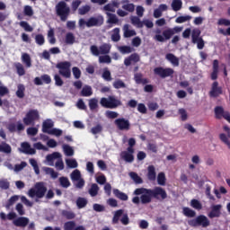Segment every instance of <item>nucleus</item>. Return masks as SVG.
<instances>
[{
  "label": "nucleus",
  "instance_id": "nucleus-26",
  "mask_svg": "<svg viewBox=\"0 0 230 230\" xmlns=\"http://www.w3.org/2000/svg\"><path fill=\"white\" fill-rule=\"evenodd\" d=\"M106 15L108 17V24H118V22H119V19H118V16H116V14L111 13H106Z\"/></svg>",
  "mask_w": 230,
  "mask_h": 230
},
{
  "label": "nucleus",
  "instance_id": "nucleus-55",
  "mask_svg": "<svg viewBox=\"0 0 230 230\" xmlns=\"http://www.w3.org/2000/svg\"><path fill=\"white\" fill-rule=\"evenodd\" d=\"M35 42L38 44V46H44L46 42V39H44V35L42 34H37L35 36Z\"/></svg>",
  "mask_w": 230,
  "mask_h": 230
},
{
  "label": "nucleus",
  "instance_id": "nucleus-20",
  "mask_svg": "<svg viewBox=\"0 0 230 230\" xmlns=\"http://www.w3.org/2000/svg\"><path fill=\"white\" fill-rule=\"evenodd\" d=\"M130 25L125 24L123 26V31H124V38L125 39H130V37H136L137 33L134 30H130Z\"/></svg>",
  "mask_w": 230,
  "mask_h": 230
},
{
  "label": "nucleus",
  "instance_id": "nucleus-50",
  "mask_svg": "<svg viewBox=\"0 0 230 230\" xmlns=\"http://www.w3.org/2000/svg\"><path fill=\"white\" fill-rule=\"evenodd\" d=\"M59 184L62 188H69V186H71V181H69L67 177L62 176L59 178Z\"/></svg>",
  "mask_w": 230,
  "mask_h": 230
},
{
  "label": "nucleus",
  "instance_id": "nucleus-30",
  "mask_svg": "<svg viewBox=\"0 0 230 230\" xmlns=\"http://www.w3.org/2000/svg\"><path fill=\"white\" fill-rule=\"evenodd\" d=\"M49 128H53V122H51V120L44 121L42 124V132H44V134H49L51 131Z\"/></svg>",
  "mask_w": 230,
  "mask_h": 230
},
{
  "label": "nucleus",
  "instance_id": "nucleus-46",
  "mask_svg": "<svg viewBox=\"0 0 230 230\" xmlns=\"http://www.w3.org/2000/svg\"><path fill=\"white\" fill-rule=\"evenodd\" d=\"M124 210L119 209L116 210L112 218L113 224H118L119 222V217H123Z\"/></svg>",
  "mask_w": 230,
  "mask_h": 230
},
{
  "label": "nucleus",
  "instance_id": "nucleus-4",
  "mask_svg": "<svg viewBox=\"0 0 230 230\" xmlns=\"http://www.w3.org/2000/svg\"><path fill=\"white\" fill-rule=\"evenodd\" d=\"M47 191L48 187H46V183L43 181H39L35 183L34 188L29 190L28 195L31 197V199H33L34 197L37 199H44Z\"/></svg>",
  "mask_w": 230,
  "mask_h": 230
},
{
  "label": "nucleus",
  "instance_id": "nucleus-47",
  "mask_svg": "<svg viewBox=\"0 0 230 230\" xmlns=\"http://www.w3.org/2000/svg\"><path fill=\"white\" fill-rule=\"evenodd\" d=\"M124 210L119 209L116 210L112 218L113 224H118L119 222V217H123Z\"/></svg>",
  "mask_w": 230,
  "mask_h": 230
},
{
  "label": "nucleus",
  "instance_id": "nucleus-15",
  "mask_svg": "<svg viewBox=\"0 0 230 230\" xmlns=\"http://www.w3.org/2000/svg\"><path fill=\"white\" fill-rule=\"evenodd\" d=\"M139 60H141L139 54L133 53L129 57H128L124 59V65L127 67H128V66H132V62H134V64H137V62H139Z\"/></svg>",
  "mask_w": 230,
  "mask_h": 230
},
{
  "label": "nucleus",
  "instance_id": "nucleus-48",
  "mask_svg": "<svg viewBox=\"0 0 230 230\" xmlns=\"http://www.w3.org/2000/svg\"><path fill=\"white\" fill-rule=\"evenodd\" d=\"M76 206L78 209H83V208H85V206H87V199L82 197L77 198Z\"/></svg>",
  "mask_w": 230,
  "mask_h": 230
},
{
  "label": "nucleus",
  "instance_id": "nucleus-25",
  "mask_svg": "<svg viewBox=\"0 0 230 230\" xmlns=\"http://www.w3.org/2000/svg\"><path fill=\"white\" fill-rule=\"evenodd\" d=\"M120 156L126 163H134V153L124 151L120 154Z\"/></svg>",
  "mask_w": 230,
  "mask_h": 230
},
{
  "label": "nucleus",
  "instance_id": "nucleus-10",
  "mask_svg": "<svg viewBox=\"0 0 230 230\" xmlns=\"http://www.w3.org/2000/svg\"><path fill=\"white\" fill-rule=\"evenodd\" d=\"M214 112L216 119H222V118H224V119H226V121L230 123V113L229 111H225L224 107L216 106L214 109Z\"/></svg>",
  "mask_w": 230,
  "mask_h": 230
},
{
  "label": "nucleus",
  "instance_id": "nucleus-40",
  "mask_svg": "<svg viewBox=\"0 0 230 230\" xmlns=\"http://www.w3.org/2000/svg\"><path fill=\"white\" fill-rule=\"evenodd\" d=\"M98 191H100V187H98V184L93 183L88 190V193L91 195V197H96V195H98Z\"/></svg>",
  "mask_w": 230,
  "mask_h": 230
},
{
  "label": "nucleus",
  "instance_id": "nucleus-12",
  "mask_svg": "<svg viewBox=\"0 0 230 230\" xmlns=\"http://www.w3.org/2000/svg\"><path fill=\"white\" fill-rule=\"evenodd\" d=\"M104 22V19L102 15H99L97 17H90L86 22L87 28H93V27H99L102 26Z\"/></svg>",
  "mask_w": 230,
  "mask_h": 230
},
{
  "label": "nucleus",
  "instance_id": "nucleus-32",
  "mask_svg": "<svg viewBox=\"0 0 230 230\" xmlns=\"http://www.w3.org/2000/svg\"><path fill=\"white\" fill-rule=\"evenodd\" d=\"M101 55H109L111 53V46L107 43H103L99 47Z\"/></svg>",
  "mask_w": 230,
  "mask_h": 230
},
{
  "label": "nucleus",
  "instance_id": "nucleus-9",
  "mask_svg": "<svg viewBox=\"0 0 230 230\" xmlns=\"http://www.w3.org/2000/svg\"><path fill=\"white\" fill-rule=\"evenodd\" d=\"M173 73H175V71L173 68L170 67L164 68L163 66H157L154 69V74L160 78H168L169 76H173Z\"/></svg>",
  "mask_w": 230,
  "mask_h": 230
},
{
  "label": "nucleus",
  "instance_id": "nucleus-45",
  "mask_svg": "<svg viewBox=\"0 0 230 230\" xmlns=\"http://www.w3.org/2000/svg\"><path fill=\"white\" fill-rule=\"evenodd\" d=\"M44 172L47 173V175H50L52 179H57L58 177V172H55L53 168L45 167Z\"/></svg>",
  "mask_w": 230,
  "mask_h": 230
},
{
  "label": "nucleus",
  "instance_id": "nucleus-33",
  "mask_svg": "<svg viewBox=\"0 0 230 230\" xmlns=\"http://www.w3.org/2000/svg\"><path fill=\"white\" fill-rule=\"evenodd\" d=\"M63 152H64L65 155H66L67 157H71V156L75 155V150L69 145L63 146Z\"/></svg>",
  "mask_w": 230,
  "mask_h": 230
},
{
  "label": "nucleus",
  "instance_id": "nucleus-19",
  "mask_svg": "<svg viewBox=\"0 0 230 230\" xmlns=\"http://www.w3.org/2000/svg\"><path fill=\"white\" fill-rule=\"evenodd\" d=\"M122 10H125L126 12H128L129 13H134L136 10V5L134 4H129L128 0H122L121 1Z\"/></svg>",
  "mask_w": 230,
  "mask_h": 230
},
{
  "label": "nucleus",
  "instance_id": "nucleus-61",
  "mask_svg": "<svg viewBox=\"0 0 230 230\" xmlns=\"http://www.w3.org/2000/svg\"><path fill=\"white\" fill-rule=\"evenodd\" d=\"M99 62L100 64H111V62H112V59L111 58V56L104 55L99 58Z\"/></svg>",
  "mask_w": 230,
  "mask_h": 230
},
{
  "label": "nucleus",
  "instance_id": "nucleus-1",
  "mask_svg": "<svg viewBox=\"0 0 230 230\" xmlns=\"http://www.w3.org/2000/svg\"><path fill=\"white\" fill-rule=\"evenodd\" d=\"M133 195H136V197L132 199V202L137 206L139 203L143 205L150 204L154 199L160 201L168 199V193L163 187H155L154 189L137 188L134 190Z\"/></svg>",
  "mask_w": 230,
  "mask_h": 230
},
{
  "label": "nucleus",
  "instance_id": "nucleus-34",
  "mask_svg": "<svg viewBox=\"0 0 230 230\" xmlns=\"http://www.w3.org/2000/svg\"><path fill=\"white\" fill-rule=\"evenodd\" d=\"M0 152L4 154H12V146L6 142L0 144Z\"/></svg>",
  "mask_w": 230,
  "mask_h": 230
},
{
  "label": "nucleus",
  "instance_id": "nucleus-42",
  "mask_svg": "<svg viewBox=\"0 0 230 230\" xmlns=\"http://www.w3.org/2000/svg\"><path fill=\"white\" fill-rule=\"evenodd\" d=\"M61 216L66 218V220H73V218L76 217V215L73 211H69V210H62Z\"/></svg>",
  "mask_w": 230,
  "mask_h": 230
},
{
  "label": "nucleus",
  "instance_id": "nucleus-60",
  "mask_svg": "<svg viewBox=\"0 0 230 230\" xmlns=\"http://www.w3.org/2000/svg\"><path fill=\"white\" fill-rule=\"evenodd\" d=\"M187 21H191V16H179L178 18H176L175 22H177V24H182V22H187Z\"/></svg>",
  "mask_w": 230,
  "mask_h": 230
},
{
  "label": "nucleus",
  "instance_id": "nucleus-37",
  "mask_svg": "<svg viewBox=\"0 0 230 230\" xmlns=\"http://www.w3.org/2000/svg\"><path fill=\"white\" fill-rule=\"evenodd\" d=\"M129 177H131L135 184H143V179L138 174H137V172H129Z\"/></svg>",
  "mask_w": 230,
  "mask_h": 230
},
{
  "label": "nucleus",
  "instance_id": "nucleus-17",
  "mask_svg": "<svg viewBox=\"0 0 230 230\" xmlns=\"http://www.w3.org/2000/svg\"><path fill=\"white\" fill-rule=\"evenodd\" d=\"M221 209H222V205H213L211 207V211L208 213V217L210 218H218L221 215Z\"/></svg>",
  "mask_w": 230,
  "mask_h": 230
},
{
  "label": "nucleus",
  "instance_id": "nucleus-36",
  "mask_svg": "<svg viewBox=\"0 0 230 230\" xmlns=\"http://www.w3.org/2000/svg\"><path fill=\"white\" fill-rule=\"evenodd\" d=\"M130 21L133 26H137V28H143V22H141L139 16H131Z\"/></svg>",
  "mask_w": 230,
  "mask_h": 230
},
{
  "label": "nucleus",
  "instance_id": "nucleus-44",
  "mask_svg": "<svg viewBox=\"0 0 230 230\" xmlns=\"http://www.w3.org/2000/svg\"><path fill=\"white\" fill-rule=\"evenodd\" d=\"M17 200H19V196L17 195L12 196L5 204L6 209H10V208H12V206H13V204H15Z\"/></svg>",
  "mask_w": 230,
  "mask_h": 230
},
{
  "label": "nucleus",
  "instance_id": "nucleus-24",
  "mask_svg": "<svg viewBox=\"0 0 230 230\" xmlns=\"http://www.w3.org/2000/svg\"><path fill=\"white\" fill-rule=\"evenodd\" d=\"M113 195H115L116 199H119V200H128V195H127L125 192H121V190L119 189H113Z\"/></svg>",
  "mask_w": 230,
  "mask_h": 230
},
{
  "label": "nucleus",
  "instance_id": "nucleus-59",
  "mask_svg": "<svg viewBox=\"0 0 230 230\" xmlns=\"http://www.w3.org/2000/svg\"><path fill=\"white\" fill-rule=\"evenodd\" d=\"M76 223L75 221H67L64 224V230H75Z\"/></svg>",
  "mask_w": 230,
  "mask_h": 230
},
{
  "label": "nucleus",
  "instance_id": "nucleus-27",
  "mask_svg": "<svg viewBox=\"0 0 230 230\" xmlns=\"http://www.w3.org/2000/svg\"><path fill=\"white\" fill-rule=\"evenodd\" d=\"M182 214L184 215V217H188V218H193L196 217L197 212L188 207H185L182 208Z\"/></svg>",
  "mask_w": 230,
  "mask_h": 230
},
{
  "label": "nucleus",
  "instance_id": "nucleus-14",
  "mask_svg": "<svg viewBox=\"0 0 230 230\" xmlns=\"http://www.w3.org/2000/svg\"><path fill=\"white\" fill-rule=\"evenodd\" d=\"M43 84H51V76H49V75L44 74L40 77L34 78L35 85H42Z\"/></svg>",
  "mask_w": 230,
  "mask_h": 230
},
{
  "label": "nucleus",
  "instance_id": "nucleus-23",
  "mask_svg": "<svg viewBox=\"0 0 230 230\" xmlns=\"http://www.w3.org/2000/svg\"><path fill=\"white\" fill-rule=\"evenodd\" d=\"M212 73L210 75L211 80H217L218 78V60L215 59L213 61Z\"/></svg>",
  "mask_w": 230,
  "mask_h": 230
},
{
  "label": "nucleus",
  "instance_id": "nucleus-62",
  "mask_svg": "<svg viewBox=\"0 0 230 230\" xmlns=\"http://www.w3.org/2000/svg\"><path fill=\"white\" fill-rule=\"evenodd\" d=\"M66 163L68 168H78V162L75 159H66Z\"/></svg>",
  "mask_w": 230,
  "mask_h": 230
},
{
  "label": "nucleus",
  "instance_id": "nucleus-31",
  "mask_svg": "<svg viewBox=\"0 0 230 230\" xmlns=\"http://www.w3.org/2000/svg\"><path fill=\"white\" fill-rule=\"evenodd\" d=\"M200 33L201 31L199 29H194L192 31L191 39H192L193 44H197V40H199L200 39H202V37H200Z\"/></svg>",
  "mask_w": 230,
  "mask_h": 230
},
{
  "label": "nucleus",
  "instance_id": "nucleus-2",
  "mask_svg": "<svg viewBox=\"0 0 230 230\" xmlns=\"http://www.w3.org/2000/svg\"><path fill=\"white\" fill-rule=\"evenodd\" d=\"M181 31H182V27H174L172 29L168 28L164 30L161 35V29H157L154 39L156 42H166V40H170L175 33H179Z\"/></svg>",
  "mask_w": 230,
  "mask_h": 230
},
{
  "label": "nucleus",
  "instance_id": "nucleus-63",
  "mask_svg": "<svg viewBox=\"0 0 230 230\" xmlns=\"http://www.w3.org/2000/svg\"><path fill=\"white\" fill-rule=\"evenodd\" d=\"M90 111H96L98 109V99H90L89 100Z\"/></svg>",
  "mask_w": 230,
  "mask_h": 230
},
{
  "label": "nucleus",
  "instance_id": "nucleus-53",
  "mask_svg": "<svg viewBox=\"0 0 230 230\" xmlns=\"http://www.w3.org/2000/svg\"><path fill=\"white\" fill-rule=\"evenodd\" d=\"M190 206L191 208H193V209H197L198 211H200V209H202V203H200L199 199H191Z\"/></svg>",
  "mask_w": 230,
  "mask_h": 230
},
{
  "label": "nucleus",
  "instance_id": "nucleus-58",
  "mask_svg": "<svg viewBox=\"0 0 230 230\" xmlns=\"http://www.w3.org/2000/svg\"><path fill=\"white\" fill-rule=\"evenodd\" d=\"M19 25L21 26V28H23V30H25L26 31H33V27H31V24L28 23V22L22 21L20 22Z\"/></svg>",
  "mask_w": 230,
  "mask_h": 230
},
{
  "label": "nucleus",
  "instance_id": "nucleus-16",
  "mask_svg": "<svg viewBox=\"0 0 230 230\" xmlns=\"http://www.w3.org/2000/svg\"><path fill=\"white\" fill-rule=\"evenodd\" d=\"M15 227H26L30 224V218L26 217H19L18 218L13 221Z\"/></svg>",
  "mask_w": 230,
  "mask_h": 230
},
{
  "label": "nucleus",
  "instance_id": "nucleus-54",
  "mask_svg": "<svg viewBox=\"0 0 230 230\" xmlns=\"http://www.w3.org/2000/svg\"><path fill=\"white\" fill-rule=\"evenodd\" d=\"M119 51H120L122 55H128V53H132V51H134V49H132L130 46H120L119 48Z\"/></svg>",
  "mask_w": 230,
  "mask_h": 230
},
{
  "label": "nucleus",
  "instance_id": "nucleus-49",
  "mask_svg": "<svg viewBox=\"0 0 230 230\" xmlns=\"http://www.w3.org/2000/svg\"><path fill=\"white\" fill-rule=\"evenodd\" d=\"M113 87L114 89H126L127 84L121 79H117L113 82Z\"/></svg>",
  "mask_w": 230,
  "mask_h": 230
},
{
  "label": "nucleus",
  "instance_id": "nucleus-39",
  "mask_svg": "<svg viewBox=\"0 0 230 230\" xmlns=\"http://www.w3.org/2000/svg\"><path fill=\"white\" fill-rule=\"evenodd\" d=\"M111 40L113 42H119V40H121V36L119 35V28L113 29V33L111 34Z\"/></svg>",
  "mask_w": 230,
  "mask_h": 230
},
{
  "label": "nucleus",
  "instance_id": "nucleus-52",
  "mask_svg": "<svg viewBox=\"0 0 230 230\" xmlns=\"http://www.w3.org/2000/svg\"><path fill=\"white\" fill-rule=\"evenodd\" d=\"M75 34H73L72 32H68L66 34V38H65V42L66 44H75Z\"/></svg>",
  "mask_w": 230,
  "mask_h": 230
},
{
  "label": "nucleus",
  "instance_id": "nucleus-51",
  "mask_svg": "<svg viewBox=\"0 0 230 230\" xmlns=\"http://www.w3.org/2000/svg\"><path fill=\"white\" fill-rule=\"evenodd\" d=\"M102 77L103 78V80H105L106 82H111L112 81V75H111V71L109 70V68H104Z\"/></svg>",
  "mask_w": 230,
  "mask_h": 230
},
{
  "label": "nucleus",
  "instance_id": "nucleus-13",
  "mask_svg": "<svg viewBox=\"0 0 230 230\" xmlns=\"http://www.w3.org/2000/svg\"><path fill=\"white\" fill-rule=\"evenodd\" d=\"M115 125L119 130H130V121L124 118L115 119Z\"/></svg>",
  "mask_w": 230,
  "mask_h": 230
},
{
  "label": "nucleus",
  "instance_id": "nucleus-38",
  "mask_svg": "<svg viewBox=\"0 0 230 230\" xmlns=\"http://www.w3.org/2000/svg\"><path fill=\"white\" fill-rule=\"evenodd\" d=\"M60 157H62V155H60V153L54 152L50 155H48L46 156V160L48 161V163H53L55 159H60Z\"/></svg>",
  "mask_w": 230,
  "mask_h": 230
},
{
  "label": "nucleus",
  "instance_id": "nucleus-8",
  "mask_svg": "<svg viewBox=\"0 0 230 230\" xmlns=\"http://www.w3.org/2000/svg\"><path fill=\"white\" fill-rule=\"evenodd\" d=\"M58 74L63 76V78H71V62L61 61L56 65Z\"/></svg>",
  "mask_w": 230,
  "mask_h": 230
},
{
  "label": "nucleus",
  "instance_id": "nucleus-3",
  "mask_svg": "<svg viewBox=\"0 0 230 230\" xmlns=\"http://www.w3.org/2000/svg\"><path fill=\"white\" fill-rule=\"evenodd\" d=\"M56 14L59 17L61 22H66L71 15V8L65 1H60L56 5Z\"/></svg>",
  "mask_w": 230,
  "mask_h": 230
},
{
  "label": "nucleus",
  "instance_id": "nucleus-29",
  "mask_svg": "<svg viewBox=\"0 0 230 230\" xmlns=\"http://www.w3.org/2000/svg\"><path fill=\"white\" fill-rule=\"evenodd\" d=\"M81 96H93V88L90 85H84L81 91Z\"/></svg>",
  "mask_w": 230,
  "mask_h": 230
},
{
  "label": "nucleus",
  "instance_id": "nucleus-7",
  "mask_svg": "<svg viewBox=\"0 0 230 230\" xmlns=\"http://www.w3.org/2000/svg\"><path fill=\"white\" fill-rule=\"evenodd\" d=\"M39 119H40L39 110H30L22 119V122L26 127H30V125H35V122Z\"/></svg>",
  "mask_w": 230,
  "mask_h": 230
},
{
  "label": "nucleus",
  "instance_id": "nucleus-22",
  "mask_svg": "<svg viewBox=\"0 0 230 230\" xmlns=\"http://www.w3.org/2000/svg\"><path fill=\"white\" fill-rule=\"evenodd\" d=\"M157 173L155 172V167L154 165H149L147 167V179L148 181H154L156 179Z\"/></svg>",
  "mask_w": 230,
  "mask_h": 230
},
{
  "label": "nucleus",
  "instance_id": "nucleus-64",
  "mask_svg": "<svg viewBox=\"0 0 230 230\" xmlns=\"http://www.w3.org/2000/svg\"><path fill=\"white\" fill-rule=\"evenodd\" d=\"M103 130V127L101 124H97L95 127L91 128V132L93 134V136H96V134H100Z\"/></svg>",
  "mask_w": 230,
  "mask_h": 230
},
{
  "label": "nucleus",
  "instance_id": "nucleus-57",
  "mask_svg": "<svg viewBox=\"0 0 230 230\" xmlns=\"http://www.w3.org/2000/svg\"><path fill=\"white\" fill-rule=\"evenodd\" d=\"M15 67L19 76H24V75H26V70H24V66H22V64L17 63L15 65Z\"/></svg>",
  "mask_w": 230,
  "mask_h": 230
},
{
  "label": "nucleus",
  "instance_id": "nucleus-43",
  "mask_svg": "<svg viewBox=\"0 0 230 230\" xmlns=\"http://www.w3.org/2000/svg\"><path fill=\"white\" fill-rule=\"evenodd\" d=\"M157 182L159 186H166V175L164 172H159L157 175Z\"/></svg>",
  "mask_w": 230,
  "mask_h": 230
},
{
  "label": "nucleus",
  "instance_id": "nucleus-11",
  "mask_svg": "<svg viewBox=\"0 0 230 230\" xmlns=\"http://www.w3.org/2000/svg\"><path fill=\"white\" fill-rule=\"evenodd\" d=\"M224 93L222 86H218V81H215L211 85V90L209 92L210 98H218L220 94Z\"/></svg>",
  "mask_w": 230,
  "mask_h": 230
},
{
  "label": "nucleus",
  "instance_id": "nucleus-41",
  "mask_svg": "<svg viewBox=\"0 0 230 230\" xmlns=\"http://www.w3.org/2000/svg\"><path fill=\"white\" fill-rule=\"evenodd\" d=\"M25 91H26V87H24V84H18L17 91H16L17 98H20V99L24 98V92Z\"/></svg>",
  "mask_w": 230,
  "mask_h": 230
},
{
  "label": "nucleus",
  "instance_id": "nucleus-21",
  "mask_svg": "<svg viewBox=\"0 0 230 230\" xmlns=\"http://www.w3.org/2000/svg\"><path fill=\"white\" fill-rule=\"evenodd\" d=\"M165 58L166 60H168V62L172 64L174 67H179V58H177L175 55H173L172 53H168L165 55Z\"/></svg>",
  "mask_w": 230,
  "mask_h": 230
},
{
  "label": "nucleus",
  "instance_id": "nucleus-6",
  "mask_svg": "<svg viewBox=\"0 0 230 230\" xmlns=\"http://www.w3.org/2000/svg\"><path fill=\"white\" fill-rule=\"evenodd\" d=\"M188 224L190 227H209L211 226V222L204 215H199L196 218L189 220Z\"/></svg>",
  "mask_w": 230,
  "mask_h": 230
},
{
  "label": "nucleus",
  "instance_id": "nucleus-35",
  "mask_svg": "<svg viewBox=\"0 0 230 230\" xmlns=\"http://www.w3.org/2000/svg\"><path fill=\"white\" fill-rule=\"evenodd\" d=\"M22 62L25 64L26 67H31V58L30 57V54L23 53L22 55Z\"/></svg>",
  "mask_w": 230,
  "mask_h": 230
},
{
  "label": "nucleus",
  "instance_id": "nucleus-18",
  "mask_svg": "<svg viewBox=\"0 0 230 230\" xmlns=\"http://www.w3.org/2000/svg\"><path fill=\"white\" fill-rule=\"evenodd\" d=\"M22 149H20V152H22V154H29L30 155H35L36 151L34 148H31V146L28 142H23L21 145Z\"/></svg>",
  "mask_w": 230,
  "mask_h": 230
},
{
  "label": "nucleus",
  "instance_id": "nucleus-5",
  "mask_svg": "<svg viewBox=\"0 0 230 230\" xmlns=\"http://www.w3.org/2000/svg\"><path fill=\"white\" fill-rule=\"evenodd\" d=\"M100 104L102 107H104V109H118V107L123 105V102H121V100L116 98V96L110 95L108 98L102 97L100 101Z\"/></svg>",
  "mask_w": 230,
  "mask_h": 230
},
{
  "label": "nucleus",
  "instance_id": "nucleus-56",
  "mask_svg": "<svg viewBox=\"0 0 230 230\" xmlns=\"http://www.w3.org/2000/svg\"><path fill=\"white\" fill-rule=\"evenodd\" d=\"M128 147L127 148L128 152H130V154H134V146H136V138L131 137L128 141Z\"/></svg>",
  "mask_w": 230,
  "mask_h": 230
},
{
  "label": "nucleus",
  "instance_id": "nucleus-28",
  "mask_svg": "<svg viewBox=\"0 0 230 230\" xmlns=\"http://www.w3.org/2000/svg\"><path fill=\"white\" fill-rule=\"evenodd\" d=\"M171 6L173 12H179L182 9V0H172Z\"/></svg>",
  "mask_w": 230,
  "mask_h": 230
}]
</instances>
